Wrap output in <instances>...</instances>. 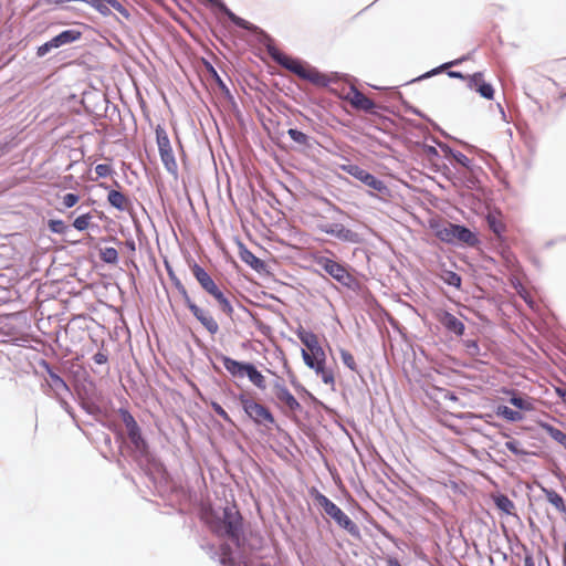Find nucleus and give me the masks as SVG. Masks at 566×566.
Returning a JSON list of instances; mask_svg holds the SVG:
<instances>
[{
  "instance_id": "20",
  "label": "nucleus",
  "mask_w": 566,
  "mask_h": 566,
  "mask_svg": "<svg viewBox=\"0 0 566 566\" xmlns=\"http://www.w3.org/2000/svg\"><path fill=\"white\" fill-rule=\"evenodd\" d=\"M239 258L242 262L249 265L251 269L261 273L265 271V263L258 256H255L250 250H248L243 244H239Z\"/></svg>"
},
{
  "instance_id": "23",
  "label": "nucleus",
  "mask_w": 566,
  "mask_h": 566,
  "mask_svg": "<svg viewBox=\"0 0 566 566\" xmlns=\"http://www.w3.org/2000/svg\"><path fill=\"white\" fill-rule=\"evenodd\" d=\"M441 324L450 332L461 336L464 333V324L454 315L444 313L441 317Z\"/></svg>"
},
{
  "instance_id": "46",
  "label": "nucleus",
  "mask_w": 566,
  "mask_h": 566,
  "mask_svg": "<svg viewBox=\"0 0 566 566\" xmlns=\"http://www.w3.org/2000/svg\"><path fill=\"white\" fill-rule=\"evenodd\" d=\"M53 381H54V385L57 386V385H62V386H65V382L63 381V379L59 376H53Z\"/></svg>"
},
{
  "instance_id": "44",
  "label": "nucleus",
  "mask_w": 566,
  "mask_h": 566,
  "mask_svg": "<svg viewBox=\"0 0 566 566\" xmlns=\"http://www.w3.org/2000/svg\"><path fill=\"white\" fill-rule=\"evenodd\" d=\"M524 566H536L532 555H526L524 558Z\"/></svg>"
},
{
  "instance_id": "48",
  "label": "nucleus",
  "mask_w": 566,
  "mask_h": 566,
  "mask_svg": "<svg viewBox=\"0 0 566 566\" xmlns=\"http://www.w3.org/2000/svg\"><path fill=\"white\" fill-rule=\"evenodd\" d=\"M449 76L451 77H455V78H464V76L460 73V72H454V71H451L448 73Z\"/></svg>"
},
{
  "instance_id": "27",
  "label": "nucleus",
  "mask_w": 566,
  "mask_h": 566,
  "mask_svg": "<svg viewBox=\"0 0 566 566\" xmlns=\"http://www.w3.org/2000/svg\"><path fill=\"white\" fill-rule=\"evenodd\" d=\"M247 377L256 388L262 390L266 388L265 377L256 369L253 364H251L247 373Z\"/></svg>"
},
{
  "instance_id": "10",
  "label": "nucleus",
  "mask_w": 566,
  "mask_h": 566,
  "mask_svg": "<svg viewBox=\"0 0 566 566\" xmlns=\"http://www.w3.org/2000/svg\"><path fill=\"white\" fill-rule=\"evenodd\" d=\"M272 391L277 401L287 407L291 411H297L301 409L300 402L282 380H277L273 384Z\"/></svg>"
},
{
  "instance_id": "22",
  "label": "nucleus",
  "mask_w": 566,
  "mask_h": 566,
  "mask_svg": "<svg viewBox=\"0 0 566 566\" xmlns=\"http://www.w3.org/2000/svg\"><path fill=\"white\" fill-rule=\"evenodd\" d=\"M107 201L112 207L119 211H127L132 208L129 198L118 190H109Z\"/></svg>"
},
{
  "instance_id": "8",
  "label": "nucleus",
  "mask_w": 566,
  "mask_h": 566,
  "mask_svg": "<svg viewBox=\"0 0 566 566\" xmlns=\"http://www.w3.org/2000/svg\"><path fill=\"white\" fill-rule=\"evenodd\" d=\"M82 36V32L78 30L70 29L62 31L56 36L52 38L50 41L40 45L36 50V55L42 57L48 54L52 49H57L62 45L70 44L80 40Z\"/></svg>"
},
{
  "instance_id": "37",
  "label": "nucleus",
  "mask_w": 566,
  "mask_h": 566,
  "mask_svg": "<svg viewBox=\"0 0 566 566\" xmlns=\"http://www.w3.org/2000/svg\"><path fill=\"white\" fill-rule=\"evenodd\" d=\"M548 432L552 438L566 446V434L562 430L548 427Z\"/></svg>"
},
{
  "instance_id": "25",
  "label": "nucleus",
  "mask_w": 566,
  "mask_h": 566,
  "mask_svg": "<svg viewBox=\"0 0 566 566\" xmlns=\"http://www.w3.org/2000/svg\"><path fill=\"white\" fill-rule=\"evenodd\" d=\"M506 394L511 395L510 402L520 410L531 411L534 409L533 401L530 397H522L514 390H507Z\"/></svg>"
},
{
  "instance_id": "17",
  "label": "nucleus",
  "mask_w": 566,
  "mask_h": 566,
  "mask_svg": "<svg viewBox=\"0 0 566 566\" xmlns=\"http://www.w3.org/2000/svg\"><path fill=\"white\" fill-rule=\"evenodd\" d=\"M222 365L223 367L226 368V370L232 376V377H237V378H243L247 376V373L251 366L250 363H243V361H238L233 358H230L228 356H223L222 359Z\"/></svg>"
},
{
  "instance_id": "30",
  "label": "nucleus",
  "mask_w": 566,
  "mask_h": 566,
  "mask_svg": "<svg viewBox=\"0 0 566 566\" xmlns=\"http://www.w3.org/2000/svg\"><path fill=\"white\" fill-rule=\"evenodd\" d=\"M127 434H128V438L130 440V442L136 447V448H140L142 444H145V441L142 437V432H140V429H139V426H135L134 428H128L127 429Z\"/></svg>"
},
{
  "instance_id": "31",
  "label": "nucleus",
  "mask_w": 566,
  "mask_h": 566,
  "mask_svg": "<svg viewBox=\"0 0 566 566\" xmlns=\"http://www.w3.org/2000/svg\"><path fill=\"white\" fill-rule=\"evenodd\" d=\"M92 218L93 217L91 213H84L82 216H78L73 221V227L78 231H84L91 226Z\"/></svg>"
},
{
  "instance_id": "21",
  "label": "nucleus",
  "mask_w": 566,
  "mask_h": 566,
  "mask_svg": "<svg viewBox=\"0 0 566 566\" xmlns=\"http://www.w3.org/2000/svg\"><path fill=\"white\" fill-rule=\"evenodd\" d=\"M460 242L469 247H475L480 241L478 235L464 226L455 224L454 243Z\"/></svg>"
},
{
  "instance_id": "42",
  "label": "nucleus",
  "mask_w": 566,
  "mask_h": 566,
  "mask_svg": "<svg viewBox=\"0 0 566 566\" xmlns=\"http://www.w3.org/2000/svg\"><path fill=\"white\" fill-rule=\"evenodd\" d=\"M556 395L566 403V388L556 387Z\"/></svg>"
},
{
  "instance_id": "11",
  "label": "nucleus",
  "mask_w": 566,
  "mask_h": 566,
  "mask_svg": "<svg viewBox=\"0 0 566 566\" xmlns=\"http://www.w3.org/2000/svg\"><path fill=\"white\" fill-rule=\"evenodd\" d=\"M319 230L326 234L333 235L345 242H357L358 235L356 232L347 229L342 223H322Z\"/></svg>"
},
{
  "instance_id": "53",
  "label": "nucleus",
  "mask_w": 566,
  "mask_h": 566,
  "mask_svg": "<svg viewBox=\"0 0 566 566\" xmlns=\"http://www.w3.org/2000/svg\"><path fill=\"white\" fill-rule=\"evenodd\" d=\"M518 286H520L522 290H524V285H523V284H520Z\"/></svg>"
},
{
  "instance_id": "7",
  "label": "nucleus",
  "mask_w": 566,
  "mask_h": 566,
  "mask_svg": "<svg viewBox=\"0 0 566 566\" xmlns=\"http://www.w3.org/2000/svg\"><path fill=\"white\" fill-rule=\"evenodd\" d=\"M340 169L379 193H386L388 191V188L382 180L376 178L358 165L346 164L342 165Z\"/></svg>"
},
{
  "instance_id": "47",
  "label": "nucleus",
  "mask_w": 566,
  "mask_h": 566,
  "mask_svg": "<svg viewBox=\"0 0 566 566\" xmlns=\"http://www.w3.org/2000/svg\"><path fill=\"white\" fill-rule=\"evenodd\" d=\"M463 60H464V59H459V60H455V61H452V62L446 63V64L442 66V69H447V67H449V66H451V65L459 64V63H461Z\"/></svg>"
},
{
  "instance_id": "41",
  "label": "nucleus",
  "mask_w": 566,
  "mask_h": 566,
  "mask_svg": "<svg viewBox=\"0 0 566 566\" xmlns=\"http://www.w3.org/2000/svg\"><path fill=\"white\" fill-rule=\"evenodd\" d=\"M93 360L95 364L97 365H104L107 363L108 360V357L105 353L103 352H97L94 356H93Z\"/></svg>"
},
{
  "instance_id": "40",
  "label": "nucleus",
  "mask_w": 566,
  "mask_h": 566,
  "mask_svg": "<svg viewBox=\"0 0 566 566\" xmlns=\"http://www.w3.org/2000/svg\"><path fill=\"white\" fill-rule=\"evenodd\" d=\"M123 421L125 423L126 429L132 428V427L134 428L135 426L138 424L136 422V420L134 419V417L128 411H125L123 413Z\"/></svg>"
},
{
  "instance_id": "49",
  "label": "nucleus",
  "mask_w": 566,
  "mask_h": 566,
  "mask_svg": "<svg viewBox=\"0 0 566 566\" xmlns=\"http://www.w3.org/2000/svg\"><path fill=\"white\" fill-rule=\"evenodd\" d=\"M506 448L513 452H516L514 442H506Z\"/></svg>"
},
{
  "instance_id": "4",
  "label": "nucleus",
  "mask_w": 566,
  "mask_h": 566,
  "mask_svg": "<svg viewBox=\"0 0 566 566\" xmlns=\"http://www.w3.org/2000/svg\"><path fill=\"white\" fill-rule=\"evenodd\" d=\"M245 415L256 426L270 427L274 424L275 419L270 409L258 402L249 392H242L238 396Z\"/></svg>"
},
{
  "instance_id": "14",
  "label": "nucleus",
  "mask_w": 566,
  "mask_h": 566,
  "mask_svg": "<svg viewBox=\"0 0 566 566\" xmlns=\"http://www.w3.org/2000/svg\"><path fill=\"white\" fill-rule=\"evenodd\" d=\"M347 99L350 103V105L356 109L373 112L374 108L376 107V104L371 98H369L355 87H352L350 92L347 95Z\"/></svg>"
},
{
  "instance_id": "1",
  "label": "nucleus",
  "mask_w": 566,
  "mask_h": 566,
  "mask_svg": "<svg viewBox=\"0 0 566 566\" xmlns=\"http://www.w3.org/2000/svg\"><path fill=\"white\" fill-rule=\"evenodd\" d=\"M297 337L304 344L306 349H302V357L305 365L321 376L326 385L334 384L333 373L325 367L326 355L322 348L318 337L313 332L305 329L297 331Z\"/></svg>"
},
{
  "instance_id": "16",
  "label": "nucleus",
  "mask_w": 566,
  "mask_h": 566,
  "mask_svg": "<svg viewBox=\"0 0 566 566\" xmlns=\"http://www.w3.org/2000/svg\"><path fill=\"white\" fill-rule=\"evenodd\" d=\"M206 291L214 297V300L218 302L220 308L227 313H232V306L231 303L227 296L226 290L223 289L224 285H202Z\"/></svg>"
},
{
  "instance_id": "29",
  "label": "nucleus",
  "mask_w": 566,
  "mask_h": 566,
  "mask_svg": "<svg viewBox=\"0 0 566 566\" xmlns=\"http://www.w3.org/2000/svg\"><path fill=\"white\" fill-rule=\"evenodd\" d=\"M99 258L106 263H116L118 260V252L115 248L105 247L99 250Z\"/></svg>"
},
{
  "instance_id": "28",
  "label": "nucleus",
  "mask_w": 566,
  "mask_h": 566,
  "mask_svg": "<svg viewBox=\"0 0 566 566\" xmlns=\"http://www.w3.org/2000/svg\"><path fill=\"white\" fill-rule=\"evenodd\" d=\"M496 415L513 422L523 420L522 412L513 410L507 406H499Z\"/></svg>"
},
{
  "instance_id": "39",
  "label": "nucleus",
  "mask_w": 566,
  "mask_h": 566,
  "mask_svg": "<svg viewBox=\"0 0 566 566\" xmlns=\"http://www.w3.org/2000/svg\"><path fill=\"white\" fill-rule=\"evenodd\" d=\"M211 407H212L213 411L219 417H221L224 421L231 422V418L229 417L228 412L218 402H212Z\"/></svg>"
},
{
  "instance_id": "24",
  "label": "nucleus",
  "mask_w": 566,
  "mask_h": 566,
  "mask_svg": "<svg viewBox=\"0 0 566 566\" xmlns=\"http://www.w3.org/2000/svg\"><path fill=\"white\" fill-rule=\"evenodd\" d=\"M486 221H488L489 228L494 232V234L496 237L500 238L505 232L506 226L503 221V217L501 213L490 212L486 216Z\"/></svg>"
},
{
  "instance_id": "12",
  "label": "nucleus",
  "mask_w": 566,
  "mask_h": 566,
  "mask_svg": "<svg viewBox=\"0 0 566 566\" xmlns=\"http://www.w3.org/2000/svg\"><path fill=\"white\" fill-rule=\"evenodd\" d=\"M210 4L218 8L220 11H222L231 22H233L237 27L242 28L244 30L256 32L258 27L250 23L249 21L238 17L234 14L222 0H207Z\"/></svg>"
},
{
  "instance_id": "3",
  "label": "nucleus",
  "mask_w": 566,
  "mask_h": 566,
  "mask_svg": "<svg viewBox=\"0 0 566 566\" xmlns=\"http://www.w3.org/2000/svg\"><path fill=\"white\" fill-rule=\"evenodd\" d=\"M202 518L218 535L238 538L242 517L235 506H226L221 516L212 511H205Z\"/></svg>"
},
{
  "instance_id": "36",
  "label": "nucleus",
  "mask_w": 566,
  "mask_h": 566,
  "mask_svg": "<svg viewBox=\"0 0 566 566\" xmlns=\"http://www.w3.org/2000/svg\"><path fill=\"white\" fill-rule=\"evenodd\" d=\"M95 172H96L97 177L105 178V177H108V176H111L113 174V169L107 164H98L95 167Z\"/></svg>"
},
{
  "instance_id": "18",
  "label": "nucleus",
  "mask_w": 566,
  "mask_h": 566,
  "mask_svg": "<svg viewBox=\"0 0 566 566\" xmlns=\"http://www.w3.org/2000/svg\"><path fill=\"white\" fill-rule=\"evenodd\" d=\"M434 235L446 243H454L455 224L451 222H434L430 224Z\"/></svg>"
},
{
  "instance_id": "45",
  "label": "nucleus",
  "mask_w": 566,
  "mask_h": 566,
  "mask_svg": "<svg viewBox=\"0 0 566 566\" xmlns=\"http://www.w3.org/2000/svg\"><path fill=\"white\" fill-rule=\"evenodd\" d=\"M53 381H54V385L57 386V385H62V386H65V382L63 381V379L59 376H53Z\"/></svg>"
},
{
  "instance_id": "2",
  "label": "nucleus",
  "mask_w": 566,
  "mask_h": 566,
  "mask_svg": "<svg viewBox=\"0 0 566 566\" xmlns=\"http://www.w3.org/2000/svg\"><path fill=\"white\" fill-rule=\"evenodd\" d=\"M266 50L269 55L281 66L289 70L290 72L297 75L300 78L306 80L314 85L325 87L329 84V78L327 75L318 72L316 69L311 67L306 63L302 62L298 59L292 57L280 49H277L274 44L270 43L266 45Z\"/></svg>"
},
{
  "instance_id": "51",
  "label": "nucleus",
  "mask_w": 566,
  "mask_h": 566,
  "mask_svg": "<svg viewBox=\"0 0 566 566\" xmlns=\"http://www.w3.org/2000/svg\"><path fill=\"white\" fill-rule=\"evenodd\" d=\"M461 164L465 165L468 158L464 155H461V158L458 159Z\"/></svg>"
},
{
  "instance_id": "50",
  "label": "nucleus",
  "mask_w": 566,
  "mask_h": 566,
  "mask_svg": "<svg viewBox=\"0 0 566 566\" xmlns=\"http://www.w3.org/2000/svg\"><path fill=\"white\" fill-rule=\"evenodd\" d=\"M234 566H252L250 562L241 560L238 562Z\"/></svg>"
},
{
  "instance_id": "5",
  "label": "nucleus",
  "mask_w": 566,
  "mask_h": 566,
  "mask_svg": "<svg viewBox=\"0 0 566 566\" xmlns=\"http://www.w3.org/2000/svg\"><path fill=\"white\" fill-rule=\"evenodd\" d=\"M315 503L324 510V512L333 518L336 524L346 530L350 535H358L359 528L358 526L350 520V517L345 514L340 507H338L334 502H332L326 495L316 492L314 496Z\"/></svg>"
},
{
  "instance_id": "32",
  "label": "nucleus",
  "mask_w": 566,
  "mask_h": 566,
  "mask_svg": "<svg viewBox=\"0 0 566 566\" xmlns=\"http://www.w3.org/2000/svg\"><path fill=\"white\" fill-rule=\"evenodd\" d=\"M287 135L296 144L304 145V146L308 145V136L298 129L290 128L287 130Z\"/></svg>"
},
{
  "instance_id": "26",
  "label": "nucleus",
  "mask_w": 566,
  "mask_h": 566,
  "mask_svg": "<svg viewBox=\"0 0 566 566\" xmlns=\"http://www.w3.org/2000/svg\"><path fill=\"white\" fill-rule=\"evenodd\" d=\"M495 506L507 515L514 514L515 505L509 496L500 494L493 497Z\"/></svg>"
},
{
  "instance_id": "43",
  "label": "nucleus",
  "mask_w": 566,
  "mask_h": 566,
  "mask_svg": "<svg viewBox=\"0 0 566 566\" xmlns=\"http://www.w3.org/2000/svg\"><path fill=\"white\" fill-rule=\"evenodd\" d=\"M386 566H401V564L396 557L389 556L386 558Z\"/></svg>"
},
{
  "instance_id": "33",
  "label": "nucleus",
  "mask_w": 566,
  "mask_h": 566,
  "mask_svg": "<svg viewBox=\"0 0 566 566\" xmlns=\"http://www.w3.org/2000/svg\"><path fill=\"white\" fill-rule=\"evenodd\" d=\"M343 364L352 371H357V364L352 353L346 349L339 350Z\"/></svg>"
},
{
  "instance_id": "6",
  "label": "nucleus",
  "mask_w": 566,
  "mask_h": 566,
  "mask_svg": "<svg viewBox=\"0 0 566 566\" xmlns=\"http://www.w3.org/2000/svg\"><path fill=\"white\" fill-rule=\"evenodd\" d=\"M156 140L158 145L159 155L165 168L172 175L178 171V165L175 159L174 150L170 144V139L165 128L158 125L155 129Z\"/></svg>"
},
{
  "instance_id": "13",
  "label": "nucleus",
  "mask_w": 566,
  "mask_h": 566,
  "mask_svg": "<svg viewBox=\"0 0 566 566\" xmlns=\"http://www.w3.org/2000/svg\"><path fill=\"white\" fill-rule=\"evenodd\" d=\"M188 307L193 314V316L207 328V331L214 335L219 331V325L217 321L209 314V312L200 308L193 303L188 302Z\"/></svg>"
},
{
  "instance_id": "38",
  "label": "nucleus",
  "mask_w": 566,
  "mask_h": 566,
  "mask_svg": "<svg viewBox=\"0 0 566 566\" xmlns=\"http://www.w3.org/2000/svg\"><path fill=\"white\" fill-rule=\"evenodd\" d=\"M80 200V196L75 193H66L63 197V206L65 208H72L74 207Z\"/></svg>"
},
{
  "instance_id": "19",
  "label": "nucleus",
  "mask_w": 566,
  "mask_h": 566,
  "mask_svg": "<svg viewBox=\"0 0 566 566\" xmlns=\"http://www.w3.org/2000/svg\"><path fill=\"white\" fill-rule=\"evenodd\" d=\"M542 493L545 495L547 502L555 509L560 515H566V501L564 497L553 489L541 486Z\"/></svg>"
},
{
  "instance_id": "15",
  "label": "nucleus",
  "mask_w": 566,
  "mask_h": 566,
  "mask_svg": "<svg viewBox=\"0 0 566 566\" xmlns=\"http://www.w3.org/2000/svg\"><path fill=\"white\" fill-rule=\"evenodd\" d=\"M469 85L471 88H474L482 97L486 99H493L494 90L491 84L484 82L482 73L478 72L472 74L469 77Z\"/></svg>"
},
{
  "instance_id": "52",
  "label": "nucleus",
  "mask_w": 566,
  "mask_h": 566,
  "mask_svg": "<svg viewBox=\"0 0 566 566\" xmlns=\"http://www.w3.org/2000/svg\"><path fill=\"white\" fill-rule=\"evenodd\" d=\"M99 186H101L102 188H104V189H108V186H106V185H105V184H103V182H102V184H99Z\"/></svg>"
},
{
  "instance_id": "34",
  "label": "nucleus",
  "mask_w": 566,
  "mask_h": 566,
  "mask_svg": "<svg viewBox=\"0 0 566 566\" xmlns=\"http://www.w3.org/2000/svg\"><path fill=\"white\" fill-rule=\"evenodd\" d=\"M191 270H192L195 277L198 280L199 283H212L208 273L202 268H200L198 264H193Z\"/></svg>"
},
{
  "instance_id": "9",
  "label": "nucleus",
  "mask_w": 566,
  "mask_h": 566,
  "mask_svg": "<svg viewBox=\"0 0 566 566\" xmlns=\"http://www.w3.org/2000/svg\"><path fill=\"white\" fill-rule=\"evenodd\" d=\"M316 264L339 283L350 279L348 268L333 259L319 256L316 259Z\"/></svg>"
},
{
  "instance_id": "35",
  "label": "nucleus",
  "mask_w": 566,
  "mask_h": 566,
  "mask_svg": "<svg viewBox=\"0 0 566 566\" xmlns=\"http://www.w3.org/2000/svg\"><path fill=\"white\" fill-rule=\"evenodd\" d=\"M48 226L53 233L64 234L67 231V226L62 220H49Z\"/></svg>"
}]
</instances>
